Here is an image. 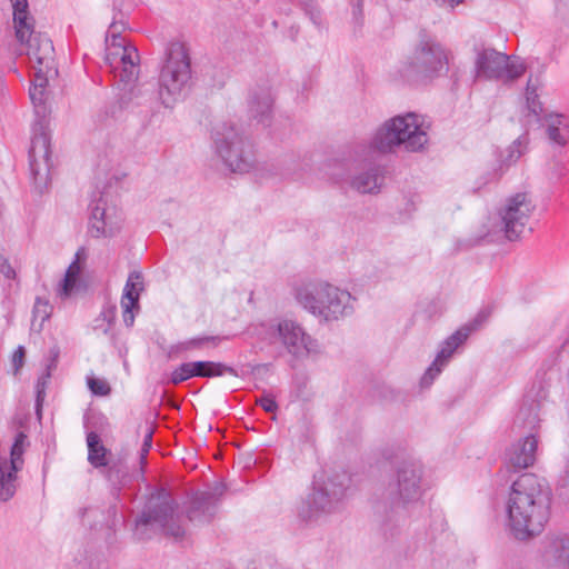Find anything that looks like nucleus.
I'll list each match as a JSON object with an SVG mask.
<instances>
[{
  "label": "nucleus",
  "instance_id": "f257e3e1",
  "mask_svg": "<svg viewBox=\"0 0 569 569\" xmlns=\"http://www.w3.org/2000/svg\"><path fill=\"white\" fill-rule=\"evenodd\" d=\"M550 501L549 488L537 476L526 473L518 478L506 502L510 533L518 540L540 533L549 518Z\"/></svg>",
  "mask_w": 569,
  "mask_h": 569
},
{
  "label": "nucleus",
  "instance_id": "f03ea898",
  "mask_svg": "<svg viewBox=\"0 0 569 569\" xmlns=\"http://www.w3.org/2000/svg\"><path fill=\"white\" fill-rule=\"evenodd\" d=\"M123 29V22L113 21L106 37V62L124 87L119 99L99 113L103 122L118 118L137 96L134 83L140 74V56L137 47L120 36Z\"/></svg>",
  "mask_w": 569,
  "mask_h": 569
},
{
  "label": "nucleus",
  "instance_id": "7ed1b4c3",
  "mask_svg": "<svg viewBox=\"0 0 569 569\" xmlns=\"http://www.w3.org/2000/svg\"><path fill=\"white\" fill-rule=\"evenodd\" d=\"M296 301L323 322L339 321L355 311L356 298L329 282H308L295 288Z\"/></svg>",
  "mask_w": 569,
  "mask_h": 569
},
{
  "label": "nucleus",
  "instance_id": "20e7f679",
  "mask_svg": "<svg viewBox=\"0 0 569 569\" xmlns=\"http://www.w3.org/2000/svg\"><path fill=\"white\" fill-rule=\"evenodd\" d=\"M429 124L418 113L408 112L387 120L376 132L372 147L380 152L401 148L409 152L421 151L428 143Z\"/></svg>",
  "mask_w": 569,
  "mask_h": 569
},
{
  "label": "nucleus",
  "instance_id": "39448f33",
  "mask_svg": "<svg viewBox=\"0 0 569 569\" xmlns=\"http://www.w3.org/2000/svg\"><path fill=\"white\" fill-rule=\"evenodd\" d=\"M191 66L186 47L172 43L159 76V97L166 107L184 97L190 88Z\"/></svg>",
  "mask_w": 569,
  "mask_h": 569
},
{
  "label": "nucleus",
  "instance_id": "423d86ee",
  "mask_svg": "<svg viewBox=\"0 0 569 569\" xmlns=\"http://www.w3.org/2000/svg\"><path fill=\"white\" fill-rule=\"evenodd\" d=\"M216 153L232 172H248L253 166L251 146L239 134L236 128L222 123L213 133Z\"/></svg>",
  "mask_w": 569,
  "mask_h": 569
},
{
  "label": "nucleus",
  "instance_id": "0eeeda50",
  "mask_svg": "<svg viewBox=\"0 0 569 569\" xmlns=\"http://www.w3.org/2000/svg\"><path fill=\"white\" fill-rule=\"evenodd\" d=\"M475 70L477 78L512 82L526 72V64L516 56H508L492 48L476 49Z\"/></svg>",
  "mask_w": 569,
  "mask_h": 569
},
{
  "label": "nucleus",
  "instance_id": "6e6552de",
  "mask_svg": "<svg viewBox=\"0 0 569 569\" xmlns=\"http://www.w3.org/2000/svg\"><path fill=\"white\" fill-rule=\"evenodd\" d=\"M390 501L398 507L416 503L422 496V468L412 461L401 462L387 485Z\"/></svg>",
  "mask_w": 569,
  "mask_h": 569
},
{
  "label": "nucleus",
  "instance_id": "1a4fd4ad",
  "mask_svg": "<svg viewBox=\"0 0 569 569\" xmlns=\"http://www.w3.org/2000/svg\"><path fill=\"white\" fill-rule=\"evenodd\" d=\"M533 210V200L527 192L507 198L499 210V231L503 232L509 240L518 239L525 231Z\"/></svg>",
  "mask_w": 569,
  "mask_h": 569
},
{
  "label": "nucleus",
  "instance_id": "9d476101",
  "mask_svg": "<svg viewBox=\"0 0 569 569\" xmlns=\"http://www.w3.org/2000/svg\"><path fill=\"white\" fill-rule=\"evenodd\" d=\"M349 485L347 473H336L326 479L315 481L313 492L310 497V512L303 517H316L319 513L333 512L343 499Z\"/></svg>",
  "mask_w": 569,
  "mask_h": 569
},
{
  "label": "nucleus",
  "instance_id": "9b49d317",
  "mask_svg": "<svg viewBox=\"0 0 569 569\" xmlns=\"http://www.w3.org/2000/svg\"><path fill=\"white\" fill-rule=\"evenodd\" d=\"M34 136L29 151L30 168L36 187L41 191L47 187L50 172V134L44 121L33 128Z\"/></svg>",
  "mask_w": 569,
  "mask_h": 569
},
{
  "label": "nucleus",
  "instance_id": "f8f14e48",
  "mask_svg": "<svg viewBox=\"0 0 569 569\" xmlns=\"http://www.w3.org/2000/svg\"><path fill=\"white\" fill-rule=\"evenodd\" d=\"M174 505L169 499H163L157 505H150L136 522V535L139 539L147 538V527L158 525L166 535L180 539L184 535V530L173 521Z\"/></svg>",
  "mask_w": 569,
  "mask_h": 569
},
{
  "label": "nucleus",
  "instance_id": "ddd939ff",
  "mask_svg": "<svg viewBox=\"0 0 569 569\" xmlns=\"http://www.w3.org/2000/svg\"><path fill=\"white\" fill-rule=\"evenodd\" d=\"M448 59L445 50L438 43L422 42L415 51L407 67V76L431 77L442 71Z\"/></svg>",
  "mask_w": 569,
  "mask_h": 569
},
{
  "label": "nucleus",
  "instance_id": "4468645a",
  "mask_svg": "<svg viewBox=\"0 0 569 569\" xmlns=\"http://www.w3.org/2000/svg\"><path fill=\"white\" fill-rule=\"evenodd\" d=\"M121 227V216L114 207L99 198L91 208L89 233L93 238L113 237Z\"/></svg>",
  "mask_w": 569,
  "mask_h": 569
},
{
  "label": "nucleus",
  "instance_id": "2eb2a0df",
  "mask_svg": "<svg viewBox=\"0 0 569 569\" xmlns=\"http://www.w3.org/2000/svg\"><path fill=\"white\" fill-rule=\"evenodd\" d=\"M28 50L27 54L32 63V68L37 72H56L54 69V49L51 40L41 34L33 33V29L30 33L26 34L24 41Z\"/></svg>",
  "mask_w": 569,
  "mask_h": 569
},
{
  "label": "nucleus",
  "instance_id": "dca6fc26",
  "mask_svg": "<svg viewBox=\"0 0 569 569\" xmlns=\"http://www.w3.org/2000/svg\"><path fill=\"white\" fill-rule=\"evenodd\" d=\"M279 340L295 356H305L317 350V342L296 322L283 320L277 326Z\"/></svg>",
  "mask_w": 569,
  "mask_h": 569
},
{
  "label": "nucleus",
  "instance_id": "f3484780",
  "mask_svg": "<svg viewBox=\"0 0 569 569\" xmlns=\"http://www.w3.org/2000/svg\"><path fill=\"white\" fill-rule=\"evenodd\" d=\"M226 491L223 483H217L208 491L197 493L188 509V519L194 525H204L212 520L217 506Z\"/></svg>",
  "mask_w": 569,
  "mask_h": 569
},
{
  "label": "nucleus",
  "instance_id": "a211bd4d",
  "mask_svg": "<svg viewBox=\"0 0 569 569\" xmlns=\"http://www.w3.org/2000/svg\"><path fill=\"white\" fill-rule=\"evenodd\" d=\"M224 372H233V369L212 361L184 362L171 372L170 381L179 385L192 377L212 378L222 376Z\"/></svg>",
  "mask_w": 569,
  "mask_h": 569
},
{
  "label": "nucleus",
  "instance_id": "6ab92c4d",
  "mask_svg": "<svg viewBox=\"0 0 569 569\" xmlns=\"http://www.w3.org/2000/svg\"><path fill=\"white\" fill-rule=\"evenodd\" d=\"M538 440L533 435L515 442L507 451L506 459L515 470H521L531 467L536 461Z\"/></svg>",
  "mask_w": 569,
  "mask_h": 569
},
{
  "label": "nucleus",
  "instance_id": "aec40b11",
  "mask_svg": "<svg viewBox=\"0 0 569 569\" xmlns=\"http://www.w3.org/2000/svg\"><path fill=\"white\" fill-rule=\"evenodd\" d=\"M87 258V250L84 248H79L76 252L74 260L69 264L63 279L57 288L58 297L67 299L79 290L81 273L84 269Z\"/></svg>",
  "mask_w": 569,
  "mask_h": 569
},
{
  "label": "nucleus",
  "instance_id": "412c9836",
  "mask_svg": "<svg viewBox=\"0 0 569 569\" xmlns=\"http://www.w3.org/2000/svg\"><path fill=\"white\" fill-rule=\"evenodd\" d=\"M272 96L268 88H253L248 94V113L260 123L266 124L272 112Z\"/></svg>",
  "mask_w": 569,
  "mask_h": 569
},
{
  "label": "nucleus",
  "instance_id": "4be33fe9",
  "mask_svg": "<svg viewBox=\"0 0 569 569\" xmlns=\"http://www.w3.org/2000/svg\"><path fill=\"white\" fill-rule=\"evenodd\" d=\"M142 278L137 272H131L126 282L123 295L121 298V307L123 310V321L126 326L131 327L134 321L133 309H138L139 296L142 290Z\"/></svg>",
  "mask_w": 569,
  "mask_h": 569
},
{
  "label": "nucleus",
  "instance_id": "5701e85b",
  "mask_svg": "<svg viewBox=\"0 0 569 569\" xmlns=\"http://www.w3.org/2000/svg\"><path fill=\"white\" fill-rule=\"evenodd\" d=\"M543 557L546 561L555 565L569 562V537L551 536L547 538Z\"/></svg>",
  "mask_w": 569,
  "mask_h": 569
},
{
  "label": "nucleus",
  "instance_id": "b1692460",
  "mask_svg": "<svg viewBox=\"0 0 569 569\" xmlns=\"http://www.w3.org/2000/svg\"><path fill=\"white\" fill-rule=\"evenodd\" d=\"M383 177L378 167H371L359 172L351 179V187L360 193H377L380 191Z\"/></svg>",
  "mask_w": 569,
  "mask_h": 569
},
{
  "label": "nucleus",
  "instance_id": "393cba45",
  "mask_svg": "<svg viewBox=\"0 0 569 569\" xmlns=\"http://www.w3.org/2000/svg\"><path fill=\"white\" fill-rule=\"evenodd\" d=\"M13 9V23L16 37L19 42H23L26 34L33 28V19L28 11V0H10Z\"/></svg>",
  "mask_w": 569,
  "mask_h": 569
},
{
  "label": "nucleus",
  "instance_id": "a878e982",
  "mask_svg": "<svg viewBox=\"0 0 569 569\" xmlns=\"http://www.w3.org/2000/svg\"><path fill=\"white\" fill-rule=\"evenodd\" d=\"M53 72H37L34 71V79L32 82V86L29 90L30 100L34 107L36 113L38 116H46L47 108H46V100H47V92L46 88L48 84V78Z\"/></svg>",
  "mask_w": 569,
  "mask_h": 569
},
{
  "label": "nucleus",
  "instance_id": "bb28decb",
  "mask_svg": "<svg viewBox=\"0 0 569 569\" xmlns=\"http://www.w3.org/2000/svg\"><path fill=\"white\" fill-rule=\"evenodd\" d=\"M17 469H11L4 458H0V502H7L13 498L18 489Z\"/></svg>",
  "mask_w": 569,
  "mask_h": 569
},
{
  "label": "nucleus",
  "instance_id": "cd10ccee",
  "mask_svg": "<svg viewBox=\"0 0 569 569\" xmlns=\"http://www.w3.org/2000/svg\"><path fill=\"white\" fill-rule=\"evenodd\" d=\"M472 328H461L452 333L442 345L441 348L435 359L440 366L445 367L455 350L462 345L469 337Z\"/></svg>",
  "mask_w": 569,
  "mask_h": 569
},
{
  "label": "nucleus",
  "instance_id": "c85d7f7f",
  "mask_svg": "<svg viewBox=\"0 0 569 569\" xmlns=\"http://www.w3.org/2000/svg\"><path fill=\"white\" fill-rule=\"evenodd\" d=\"M472 328H461L452 333L442 345L441 348L435 359L440 366L445 367L455 350L462 345L469 337Z\"/></svg>",
  "mask_w": 569,
  "mask_h": 569
},
{
  "label": "nucleus",
  "instance_id": "c756f323",
  "mask_svg": "<svg viewBox=\"0 0 569 569\" xmlns=\"http://www.w3.org/2000/svg\"><path fill=\"white\" fill-rule=\"evenodd\" d=\"M547 133L557 146H566L569 141V120L562 114L550 116L547 123Z\"/></svg>",
  "mask_w": 569,
  "mask_h": 569
},
{
  "label": "nucleus",
  "instance_id": "7c9ffc66",
  "mask_svg": "<svg viewBox=\"0 0 569 569\" xmlns=\"http://www.w3.org/2000/svg\"><path fill=\"white\" fill-rule=\"evenodd\" d=\"M28 447L29 441L27 435L24 432H19L11 446L10 456H1L0 458H4L7 465H9L11 469L21 471L24 466L23 455Z\"/></svg>",
  "mask_w": 569,
  "mask_h": 569
},
{
  "label": "nucleus",
  "instance_id": "2f4dec72",
  "mask_svg": "<svg viewBox=\"0 0 569 569\" xmlns=\"http://www.w3.org/2000/svg\"><path fill=\"white\" fill-rule=\"evenodd\" d=\"M88 461L96 468L108 466L107 449L96 432L87 436Z\"/></svg>",
  "mask_w": 569,
  "mask_h": 569
},
{
  "label": "nucleus",
  "instance_id": "473e14b6",
  "mask_svg": "<svg viewBox=\"0 0 569 569\" xmlns=\"http://www.w3.org/2000/svg\"><path fill=\"white\" fill-rule=\"evenodd\" d=\"M219 342L218 337L203 336L181 341L172 347V352H186L190 350L216 347Z\"/></svg>",
  "mask_w": 569,
  "mask_h": 569
},
{
  "label": "nucleus",
  "instance_id": "72a5a7b5",
  "mask_svg": "<svg viewBox=\"0 0 569 569\" xmlns=\"http://www.w3.org/2000/svg\"><path fill=\"white\" fill-rule=\"evenodd\" d=\"M52 307L47 299L38 297L32 310L31 327L40 331L46 320L51 316Z\"/></svg>",
  "mask_w": 569,
  "mask_h": 569
},
{
  "label": "nucleus",
  "instance_id": "f704fd0d",
  "mask_svg": "<svg viewBox=\"0 0 569 569\" xmlns=\"http://www.w3.org/2000/svg\"><path fill=\"white\" fill-rule=\"evenodd\" d=\"M526 100L529 111L535 116H538L541 112L542 107L538 100L537 86L532 82L531 78H529L527 82Z\"/></svg>",
  "mask_w": 569,
  "mask_h": 569
},
{
  "label": "nucleus",
  "instance_id": "c9c22d12",
  "mask_svg": "<svg viewBox=\"0 0 569 569\" xmlns=\"http://www.w3.org/2000/svg\"><path fill=\"white\" fill-rule=\"evenodd\" d=\"M50 378H51V376L49 375V372H44L38 379L37 385H36V391H37L36 409H37V415L39 418H41L42 402H43L44 395H46V388H47V385H48Z\"/></svg>",
  "mask_w": 569,
  "mask_h": 569
},
{
  "label": "nucleus",
  "instance_id": "e433bc0d",
  "mask_svg": "<svg viewBox=\"0 0 569 569\" xmlns=\"http://www.w3.org/2000/svg\"><path fill=\"white\" fill-rule=\"evenodd\" d=\"M87 383L92 393L97 396H107L110 393L111 389L108 382L103 379L88 377Z\"/></svg>",
  "mask_w": 569,
  "mask_h": 569
},
{
  "label": "nucleus",
  "instance_id": "4c0bfd02",
  "mask_svg": "<svg viewBox=\"0 0 569 569\" xmlns=\"http://www.w3.org/2000/svg\"><path fill=\"white\" fill-rule=\"evenodd\" d=\"M442 366H440L438 362H436L433 360V362L431 363V366L427 369V371L425 372V375L422 376L421 378V386L423 388H427L429 387L433 380L440 375V372L442 371Z\"/></svg>",
  "mask_w": 569,
  "mask_h": 569
},
{
  "label": "nucleus",
  "instance_id": "58836bf2",
  "mask_svg": "<svg viewBox=\"0 0 569 569\" xmlns=\"http://www.w3.org/2000/svg\"><path fill=\"white\" fill-rule=\"evenodd\" d=\"M442 366H440L438 362H436L433 360V362L431 363V366L427 369V371L425 372V375L422 376L421 378V386L423 388H427L429 387L433 380L440 375V372L442 371Z\"/></svg>",
  "mask_w": 569,
  "mask_h": 569
},
{
  "label": "nucleus",
  "instance_id": "ea45409f",
  "mask_svg": "<svg viewBox=\"0 0 569 569\" xmlns=\"http://www.w3.org/2000/svg\"><path fill=\"white\" fill-rule=\"evenodd\" d=\"M24 357H26V349L23 346H19L17 348V350L13 352L12 358H11L14 375H17L19 372V370L23 367Z\"/></svg>",
  "mask_w": 569,
  "mask_h": 569
},
{
  "label": "nucleus",
  "instance_id": "a19ab883",
  "mask_svg": "<svg viewBox=\"0 0 569 569\" xmlns=\"http://www.w3.org/2000/svg\"><path fill=\"white\" fill-rule=\"evenodd\" d=\"M257 402L267 412H274L278 409L277 402L270 395L262 396L259 400H257Z\"/></svg>",
  "mask_w": 569,
  "mask_h": 569
},
{
  "label": "nucleus",
  "instance_id": "79ce46f5",
  "mask_svg": "<svg viewBox=\"0 0 569 569\" xmlns=\"http://www.w3.org/2000/svg\"><path fill=\"white\" fill-rule=\"evenodd\" d=\"M152 432L153 431H152V429L150 427L146 428L143 445H142V449H141V459L142 460L146 459V455L149 452V450L151 448Z\"/></svg>",
  "mask_w": 569,
  "mask_h": 569
},
{
  "label": "nucleus",
  "instance_id": "37998d69",
  "mask_svg": "<svg viewBox=\"0 0 569 569\" xmlns=\"http://www.w3.org/2000/svg\"><path fill=\"white\" fill-rule=\"evenodd\" d=\"M58 357H59V349L54 347L50 350V360L46 367V372H49L50 376H51V372L57 368Z\"/></svg>",
  "mask_w": 569,
  "mask_h": 569
},
{
  "label": "nucleus",
  "instance_id": "c03bdc74",
  "mask_svg": "<svg viewBox=\"0 0 569 569\" xmlns=\"http://www.w3.org/2000/svg\"><path fill=\"white\" fill-rule=\"evenodd\" d=\"M0 272L8 279L16 278V271L12 268V266L8 262V260H3V262L0 264Z\"/></svg>",
  "mask_w": 569,
  "mask_h": 569
},
{
  "label": "nucleus",
  "instance_id": "a18cd8bd",
  "mask_svg": "<svg viewBox=\"0 0 569 569\" xmlns=\"http://www.w3.org/2000/svg\"><path fill=\"white\" fill-rule=\"evenodd\" d=\"M437 4L441 7H450L453 8L456 4L460 3L461 0H435Z\"/></svg>",
  "mask_w": 569,
  "mask_h": 569
},
{
  "label": "nucleus",
  "instance_id": "49530a36",
  "mask_svg": "<svg viewBox=\"0 0 569 569\" xmlns=\"http://www.w3.org/2000/svg\"><path fill=\"white\" fill-rule=\"evenodd\" d=\"M120 472V469H116L114 466H111L108 470L109 480L113 481L114 477Z\"/></svg>",
  "mask_w": 569,
  "mask_h": 569
}]
</instances>
